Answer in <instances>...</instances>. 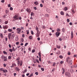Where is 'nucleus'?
Listing matches in <instances>:
<instances>
[{
	"label": "nucleus",
	"mask_w": 77,
	"mask_h": 77,
	"mask_svg": "<svg viewBox=\"0 0 77 77\" xmlns=\"http://www.w3.org/2000/svg\"><path fill=\"white\" fill-rule=\"evenodd\" d=\"M15 35L14 34H13L12 35L11 33H10L8 34V38L10 41H12L14 40V37H15Z\"/></svg>",
	"instance_id": "nucleus-1"
},
{
	"label": "nucleus",
	"mask_w": 77,
	"mask_h": 77,
	"mask_svg": "<svg viewBox=\"0 0 77 77\" xmlns=\"http://www.w3.org/2000/svg\"><path fill=\"white\" fill-rule=\"evenodd\" d=\"M17 33L18 34H20V33H21V29L20 28H17Z\"/></svg>",
	"instance_id": "nucleus-2"
},
{
	"label": "nucleus",
	"mask_w": 77,
	"mask_h": 77,
	"mask_svg": "<svg viewBox=\"0 0 77 77\" xmlns=\"http://www.w3.org/2000/svg\"><path fill=\"white\" fill-rule=\"evenodd\" d=\"M60 32H57L56 33L55 35H56L57 37L58 38V37L59 36V35H60Z\"/></svg>",
	"instance_id": "nucleus-3"
},
{
	"label": "nucleus",
	"mask_w": 77,
	"mask_h": 77,
	"mask_svg": "<svg viewBox=\"0 0 77 77\" xmlns=\"http://www.w3.org/2000/svg\"><path fill=\"white\" fill-rule=\"evenodd\" d=\"M14 20L15 21V20H18V16L17 15H15L14 17Z\"/></svg>",
	"instance_id": "nucleus-4"
},
{
	"label": "nucleus",
	"mask_w": 77,
	"mask_h": 77,
	"mask_svg": "<svg viewBox=\"0 0 77 77\" xmlns=\"http://www.w3.org/2000/svg\"><path fill=\"white\" fill-rule=\"evenodd\" d=\"M26 11L28 12V13H30V12L31 11V10L30 8H27L26 9Z\"/></svg>",
	"instance_id": "nucleus-5"
},
{
	"label": "nucleus",
	"mask_w": 77,
	"mask_h": 77,
	"mask_svg": "<svg viewBox=\"0 0 77 77\" xmlns=\"http://www.w3.org/2000/svg\"><path fill=\"white\" fill-rule=\"evenodd\" d=\"M8 27V26L7 25H6L3 26V29H7Z\"/></svg>",
	"instance_id": "nucleus-6"
},
{
	"label": "nucleus",
	"mask_w": 77,
	"mask_h": 77,
	"mask_svg": "<svg viewBox=\"0 0 77 77\" xmlns=\"http://www.w3.org/2000/svg\"><path fill=\"white\" fill-rule=\"evenodd\" d=\"M16 66H17V65L15 64V63H13L12 64V66H10V67L11 68H14V66L15 67Z\"/></svg>",
	"instance_id": "nucleus-7"
},
{
	"label": "nucleus",
	"mask_w": 77,
	"mask_h": 77,
	"mask_svg": "<svg viewBox=\"0 0 77 77\" xmlns=\"http://www.w3.org/2000/svg\"><path fill=\"white\" fill-rule=\"evenodd\" d=\"M65 74L66 75H67L68 77H70L71 76V75H70V73L69 72H66Z\"/></svg>",
	"instance_id": "nucleus-8"
},
{
	"label": "nucleus",
	"mask_w": 77,
	"mask_h": 77,
	"mask_svg": "<svg viewBox=\"0 0 77 77\" xmlns=\"http://www.w3.org/2000/svg\"><path fill=\"white\" fill-rule=\"evenodd\" d=\"M74 36V33H73V31H72L71 32V38H73V37Z\"/></svg>",
	"instance_id": "nucleus-9"
},
{
	"label": "nucleus",
	"mask_w": 77,
	"mask_h": 77,
	"mask_svg": "<svg viewBox=\"0 0 77 77\" xmlns=\"http://www.w3.org/2000/svg\"><path fill=\"white\" fill-rule=\"evenodd\" d=\"M66 60H67L66 61L68 62H69V61L71 60V59L70 58H69V57H68L67 58Z\"/></svg>",
	"instance_id": "nucleus-10"
},
{
	"label": "nucleus",
	"mask_w": 77,
	"mask_h": 77,
	"mask_svg": "<svg viewBox=\"0 0 77 77\" xmlns=\"http://www.w3.org/2000/svg\"><path fill=\"white\" fill-rule=\"evenodd\" d=\"M15 40L16 41H18V35H16Z\"/></svg>",
	"instance_id": "nucleus-11"
},
{
	"label": "nucleus",
	"mask_w": 77,
	"mask_h": 77,
	"mask_svg": "<svg viewBox=\"0 0 77 77\" xmlns=\"http://www.w3.org/2000/svg\"><path fill=\"white\" fill-rule=\"evenodd\" d=\"M3 60L4 62L7 61V57H4V58Z\"/></svg>",
	"instance_id": "nucleus-12"
},
{
	"label": "nucleus",
	"mask_w": 77,
	"mask_h": 77,
	"mask_svg": "<svg viewBox=\"0 0 77 77\" xmlns=\"http://www.w3.org/2000/svg\"><path fill=\"white\" fill-rule=\"evenodd\" d=\"M20 66H22V65H23V61L22 60H20Z\"/></svg>",
	"instance_id": "nucleus-13"
},
{
	"label": "nucleus",
	"mask_w": 77,
	"mask_h": 77,
	"mask_svg": "<svg viewBox=\"0 0 77 77\" xmlns=\"http://www.w3.org/2000/svg\"><path fill=\"white\" fill-rule=\"evenodd\" d=\"M64 9L65 11H66L68 10V8H67V7H65L64 8Z\"/></svg>",
	"instance_id": "nucleus-14"
},
{
	"label": "nucleus",
	"mask_w": 77,
	"mask_h": 77,
	"mask_svg": "<svg viewBox=\"0 0 77 77\" xmlns=\"http://www.w3.org/2000/svg\"><path fill=\"white\" fill-rule=\"evenodd\" d=\"M3 72H4V73H5V72H8V70H7V69L4 70Z\"/></svg>",
	"instance_id": "nucleus-15"
},
{
	"label": "nucleus",
	"mask_w": 77,
	"mask_h": 77,
	"mask_svg": "<svg viewBox=\"0 0 77 77\" xmlns=\"http://www.w3.org/2000/svg\"><path fill=\"white\" fill-rule=\"evenodd\" d=\"M8 32H11L12 31V29H8Z\"/></svg>",
	"instance_id": "nucleus-16"
},
{
	"label": "nucleus",
	"mask_w": 77,
	"mask_h": 77,
	"mask_svg": "<svg viewBox=\"0 0 77 77\" xmlns=\"http://www.w3.org/2000/svg\"><path fill=\"white\" fill-rule=\"evenodd\" d=\"M37 34H36V37L38 38V37H39V34L38 33V32H37Z\"/></svg>",
	"instance_id": "nucleus-17"
},
{
	"label": "nucleus",
	"mask_w": 77,
	"mask_h": 77,
	"mask_svg": "<svg viewBox=\"0 0 77 77\" xmlns=\"http://www.w3.org/2000/svg\"><path fill=\"white\" fill-rule=\"evenodd\" d=\"M33 37L32 36H29V39H32Z\"/></svg>",
	"instance_id": "nucleus-18"
},
{
	"label": "nucleus",
	"mask_w": 77,
	"mask_h": 77,
	"mask_svg": "<svg viewBox=\"0 0 77 77\" xmlns=\"http://www.w3.org/2000/svg\"><path fill=\"white\" fill-rule=\"evenodd\" d=\"M5 12L6 14H8L9 13V11L8 10H5Z\"/></svg>",
	"instance_id": "nucleus-19"
},
{
	"label": "nucleus",
	"mask_w": 77,
	"mask_h": 77,
	"mask_svg": "<svg viewBox=\"0 0 77 77\" xmlns=\"http://www.w3.org/2000/svg\"><path fill=\"white\" fill-rule=\"evenodd\" d=\"M35 30H36L37 32V33L39 32V29L37 27H36L35 28Z\"/></svg>",
	"instance_id": "nucleus-20"
},
{
	"label": "nucleus",
	"mask_w": 77,
	"mask_h": 77,
	"mask_svg": "<svg viewBox=\"0 0 77 77\" xmlns=\"http://www.w3.org/2000/svg\"><path fill=\"white\" fill-rule=\"evenodd\" d=\"M38 54L39 57H41V53L39 52L38 53Z\"/></svg>",
	"instance_id": "nucleus-21"
},
{
	"label": "nucleus",
	"mask_w": 77,
	"mask_h": 77,
	"mask_svg": "<svg viewBox=\"0 0 77 77\" xmlns=\"http://www.w3.org/2000/svg\"><path fill=\"white\" fill-rule=\"evenodd\" d=\"M0 71H3H3H4V69L3 68H1L0 69Z\"/></svg>",
	"instance_id": "nucleus-22"
},
{
	"label": "nucleus",
	"mask_w": 77,
	"mask_h": 77,
	"mask_svg": "<svg viewBox=\"0 0 77 77\" xmlns=\"http://www.w3.org/2000/svg\"><path fill=\"white\" fill-rule=\"evenodd\" d=\"M63 69V72H62V74H63L65 73V69L63 68H62Z\"/></svg>",
	"instance_id": "nucleus-23"
},
{
	"label": "nucleus",
	"mask_w": 77,
	"mask_h": 77,
	"mask_svg": "<svg viewBox=\"0 0 77 77\" xmlns=\"http://www.w3.org/2000/svg\"><path fill=\"white\" fill-rule=\"evenodd\" d=\"M34 3L35 5H38V2H35Z\"/></svg>",
	"instance_id": "nucleus-24"
},
{
	"label": "nucleus",
	"mask_w": 77,
	"mask_h": 77,
	"mask_svg": "<svg viewBox=\"0 0 77 77\" xmlns=\"http://www.w3.org/2000/svg\"><path fill=\"white\" fill-rule=\"evenodd\" d=\"M60 14L61 15H64V13H63V11H61Z\"/></svg>",
	"instance_id": "nucleus-25"
},
{
	"label": "nucleus",
	"mask_w": 77,
	"mask_h": 77,
	"mask_svg": "<svg viewBox=\"0 0 77 77\" xmlns=\"http://www.w3.org/2000/svg\"><path fill=\"white\" fill-rule=\"evenodd\" d=\"M8 20H7L4 23L5 24H7L8 23Z\"/></svg>",
	"instance_id": "nucleus-26"
},
{
	"label": "nucleus",
	"mask_w": 77,
	"mask_h": 77,
	"mask_svg": "<svg viewBox=\"0 0 77 77\" xmlns=\"http://www.w3.org/2000/svg\"><path fill=\"white\" fill-rule=\"evenodd\" d=\"M57 32H60V29L59 28H58L57 30Z\"/></svg>",
	"instance_id": "nucleus-27"
},
{
	"label": "nucleus",
	"mask_w": 77,
	"mask_h": 77,
	"mask_svg": "<svg viewBox=\"0 0 77 77\" xmlns=\"http://www.w3.org/2000/svg\"><path fill=\"white\" fill-rule=\"evenodd\" d=\"M48 16H49V15L48 14H46L45 15V17H48Z\"/></svg>",
	"instance_id": "nucleus-28"
},
{
	"label": "nucleus",
	"mask_w": 77,
	"mask_h": 77,
	"mask_svg": "<svg viewBox=\"0 0 77 77\" xmlns=\"http://www.w3.org/2000/svg\"><path fill=\"white\" fill-rule=\"evenodd\" d=\"M20 59V57H18L16 59V60L17 61H19V60Z\"/></svg>",
	"instance_id": "nucleus-29"
},
{
	"label": "nucleus",
	"mask_w": 77,
	"mask_h": 77,
	"mask_svg": "<svg viewBox=\"0 0 77 77\" xmlns=\"http://www.w3.org/2000/svg\"><path fill=\"white\" fill-rule=\"evenodd\" d=\"M26 32L27 34L29 35V30H27Z\"/></svg>",
	"instance_id": "nucleus-30"
},
{
	"label": "nucleus",
	"mask_w": 77,
	"mask_h": 77,
	"mask_svg": "<svg viewBox=\"0 0 77 77\" xmlns=\"http://www.w3.org/2000/svg\"><path fill=\"white\" fill-rule=\"evenodd\" d=\"M0 36L1 38H3V34H2V33L1 34Z\"/></svg>",
	"instance_id": "nucleus-31"
},
{
	"label": "nucleus",
	"mask_w": 77,
	"mask_h": 77,
	"mask_svg": "<svg viewBox=\"0 0 77 77\" xmlns=\"http://www.w3.org/2000/svg\"><path fill=\"white\" fill-rule=\"evenodd\" d=\"M15 69L16 71H18L19 70V69H18V68L17 67H16Z\"/></svg>",
	"instance_id": "nucleus-32"
},
{
	"label": "nucleus",
	"mask_w": 77,
	"mask_h": 77,
	"mask_svg": "<svg viewBox=\"0 0 77 77\" xmlns=\"http://www.w3.org/2000/svg\"><path fill=\"white\" fill-rule=\"evenodd\" d=\"M60 63L61 64H62V63H64V61H61Z\"/></svg>",
	"instance_id": "nucleus-33"
},
{
	"label": "nucleus",
	"mask_w": 77,
	"mask_h": 77,
	"mask_svg": "<svg viewBox=\"0 0 77 77\" xmlns=\"http://www.w3.org/2000/svg\"><path fill=\"white\" fill-rule=\"evenodd\" d=\"M9 51H10V52H12L13 51H12V49H9Z\"/></svg>",
	"instance_id": "nucleus-34"
},
{
	"label": "nucleus",
	"mask_w": 77,
	"mask_h": 77,
	"mask_svg": "<svg viewBox=\"0 0 77 77\" xmlns=\"http://www.w3.org/2000/svg\"><path fill=\"white\" fill-rule=\"evenodd\" d=\"M12 50L13 51H15V48H14V47H13Z\"/></svg>",
	"instance_id": "nucleus-35"
},
{
	"label": "nucleus",
	"mask_w": 77,
	"mask_h": 77,
	"mask_svg": "<svg viewBox=\"0 0 77 77\" xmlns=\"http://www.w3.org/2000/svg\"><path fill=\"white\" fill-rule=\"evenodd\" d=\"M69 64H72V60H71L70 61H69Z\"/></svg>",
	"instance_id": "nucleus-36"
},
{
	"label": "nucleus",
	"mask_w": 77,
	"mask_h": 77,
	"mask_svg": "<svg viewBox=\"0 0 77 77\" xmlns=\"http://www.w3.org/2000/svg\"><path fill=\"white\" fill-rule=\"evenodd\" d=\"M42 28L43 29H45V25H43L42 26Z\"/></svg>",
	"instance_id": "nucleus-37"
},
{
	"label": "nucleus",
	"mask_w": 77,
	"mask_h": 77,
	"mask_svg": "<svg viewBox=\"0 0 77 77\" xmlns=\"http://www.w3.org/2000/svg\"><path fill=\"white\" fill-rule=\"evenodd\" d=\"M31 16H33V15H34V13L33 12H31Z\"/></svg>",
	"instance_id": "nucleus-38"
},
{
	"label": "nucleus",
	"mask_w": 77,
	"mask_h": 77,
	"mask_svg": "<svg viewBox=\"0 0 77 77\" xmlns=\"http://www.w3.org/2000/svg\"><path fill=\"white\" fill-rule=\"evenodd\" d=\"M57 48H60V46H58L57 45Z\"/></svg>",
	"instance_id": "nucleus-39"
},
{
	"label": "nucleus",
	"mask_w": 77,
	"mask_h": 77,
	"mask_svg": "<svg viewBox=\"0 0 77 77\" xmlns=\"http://www.w3.org/2000/svg\"><path fill=\"white\" fill-rule=\"evenodd\" d=\"M28 44H29V43H26L25 45V46L26 47V46H27V45Z\"/></svg>",
	"instance_id": "nucleus-40"
},
{
	"label": "nucleus",
	"mask_w": 77,
	"mask_h": 77,
	"mask_svg": "<svg viewBox=\"0 0 77 77\" xmlns=\"http://www.w3.org/2000/svg\"><path fill=\"white\" fill-rule=\"evenodd\" d=\"M32 53H35V49H33L32 50Z\"/></svg>",
	"instance_id": "nucleus-41"
},
{
	"label": "nucleus",
	"mask_w": 77,
	"mask_h": 77,
	"mask_svg": "<svg viewBox=\"0 0 77 77\" xmlns=\"http://www.w3.org/2000/svg\"><path fill=\"white\" fill-rule=\"evenodd\" d=\"M41 69L42 71H44V68H41Z\"/></svg>",
	"instance_id": "nucleus-42"
},
{
	"label": "nucleus",
	"mask_w": 77,
	"mask_h": 77,
	"mask_svg": "<svg viewBox=\"0 0 77 77\" xmlns=\"http://www.w3.org/2000/svg\"><path fill=\"white\" fill-rule=\"evenodd\" d=\"M5 56H4L3 55H2L1 57L2 59H3V58H4V57H5Z\"/></svg>",
	"instance_id": "nucleus-43"
},
{
	"label": "nucleus",
	"mask_w": 77,
	"mask_h": 77,
	"mask_svg": "<svg viewBox=\"0 0 77 77\" xmlns=\"http://www.w3.org/2000/svg\"><path fill=\"white\" fill-rule=\"evenodd\" d=\"M67 23H69V21H70V20H69L68 19H67Z\"/></svg>",
	"instance_id": "nucleus-44"
},
{
	"label": "nucleus",
	"mask_w": 77,
	"mask_h": 77,
	"mask_svg": "<svg viewBox=\"0 0 77 77\" xmlns=\"http://www.w3.org/2000/svg\"><path fill=\"white\" fill-rule=\"evenodd\" d=\"M21 42H23V41H24V39H23V38H21Z\"/></svg>",
	"instance_id": "nucleus-45"
},
{
	"label": "nucleus",
	"mask_w": 77,
	"mask_h": 77,
	"mask_svg": "<svg viewBox=\"0 0 77 77\" xmlns=\"http://www.w3.org/2000/svg\"><path fill=\"white\" fill-rule=\"evenodd\" d=\"M17 62L18 65H20V61H17Z\"/></svg>",
	"instance_id": "nucleus-46"
},
{
	"label": "nucleus",
	"mask_w": 77,
	"mask_h": 77,
	"mask_svg": "<svg viewBox=\"0 0 77 77\" xmlns=\"http://www.w3.org/2000/svg\"><path fill=\"white\" fill-rule=\"evenodd\" d=\"M72 11L73 14H74V13L75 12L74 11V10L73 9L72 10Z\"/></svg>",
	"instance_id": "nucleus-47"
},
{
	"label": "nucleus",
	"mask_w": 77,
	"mask_h": 77,
	"mask_svg": "<svg viewBox=\"0 0 77 77\" xmlns=\"http://www.w3.org/2000/svg\"><path fill=\"white\" fill-rule=\"evenodd\" d=\"M3 53L5 54H8L7 53V52H6V51H3Z\"/></svg>",
	"instance_id": "nucleus-48"
},
{
	"label": "nucleus",
	"mask_w": 77,
	"mask_h": 77,
	"mask_svg": "<svg viewBox=\"0 0 77 77\" xmlns=\"http://www.w3.org/2000/svg\"><path fill=\"white\" fill-rule=\"evenodd\" d=\"M39 60L40 62H41V57H39Z\"/></svg>",
	"instance_id": "nucleus-49"
},
{
	"label": "nucleus",
	"mask_w": 77,
	"mask_h": 77,
	"mask_svg": "<svg viewBox=\"0 0 77 77\" xmlns=\"http://www.w3.org/2000/svg\"><path fill=\"white\" fill-rule=\"evenodd\" d=\"M33 73H31V74H30V75H29L30 76V77H32V76H33Z\"/></svg>",
	"instance_id": "nucleus-50"
},
{
	"label": "nucleus",
	"mask_w": 77,
	"mask_h": 77,
	"mask_svg": "<svg viewBox=\"0 0 77 77\" xmlns=\"http://www.w3.org/2000/svg\"><path fill=\"white\" fill-rule=\"evenodd\" d=\"M60 58V59H62L63 58V56H62V55H60L59 56Z\"/></svg>",
	"instance_id": "nucleus-51"
},
{
	"label": "nucleus",
	"mask_w": 77,
	"mask_h": 77,
	"mask_svg": "<svg viewBox=\"0 0 77 77\" xmlns=\"http://www.w3.org/2000/svg\"><path fill=\"white\" fill-rule=\"evenodd\" d=\"M66 16H67L68 17H69V14H68V13H66Z\"/></svg>",
	"instance_id": "nucleus-52"
},
{
	"label": "nucleus",
	"mask_w": 77,
	"mask_h": 77,
	"mask_svg": "<svg viewBox=\"0 0 77 77\" xmlns=\"http://www.w3.org/2000/svg\"><path fill=\"white\" fill-rule=\"evenodd\" d=\"M56 65V63H53L52 66H54Z\"/></svg>",
	"instance_id": "nucleus-53"
},
{
	"label": "nucleus",
	"mask_w": 77,
	"mask_h": 77,
	"mask_svg": "<svg viewBox=\"0 0 77 77\" xmlns=\"http://www.w3.org/2000/svg\"><path fill=\"white\" fill-rule=\"evenodd\" d=\"M10 9L11 11H12V10H13V8H12V7H11L10 8Z\"/></svg>",
	"instance_id": "nucleus-54"
},
{
	"label": "nucleus",
	"mask_w": 77,
	"mask_h": 77,
	"mask_svg": "<svg viewBox=\"0 0 77 77\" xmlns=\"http://www.w3.org/2000/svg\"><path fill=\"white\" fill-rule=\"evenodd\" d=\"M69 24V25H70V26H72V22H70Z\"/></svg>",
	"instance_id": "nucleus-55"
},
{
	"label": "nucleus",
	"mask_w": 77,
	"mask_h": 77,
	"mask_svg": "<svg viewBox=\"0 0 77 77\" xmlns=\"http://www.w3.org/2000/svg\"><path fill=\"white\" fill-rule=\"evenodd\" d=\"M1 2H2V3H4L5 2V0H1Z\"/></svg>",
	"instance_id": "nucleus-56"
},
{
	"label": "nucleus",
	"mask_w": 77,
	"mask_h": 77,
	"mask_svg": "<svg viewBox=\"0 0 77 77\" xmlns=\"http://www.w3.org/2000/svg\"><path fill=\"white\" fill-rule=\"evenodd\" d=\"M3 66H4V67H6V64H5V63H4Z\"/></svg>",
	"instance_id": "nucleus-57"
},
{
	"label": "nucleus",
	"mask_w": 77,
	"mask_h": 77,
	"mask_svg": "<svg viewBox=\"0 0 77 77\" xmlns=\"http://www.w3.org/2000/svg\"><path fill=\"white\" fill-rule=\"evenodd\" d=\"M40 6L41 7V8H42L43 7V5H42V4H40Z\"/></svg>",
	"instance_id": "nucleus-58"
},
{
	"label": "nucleus",
	"mask_w": 77,
	"mask_h": 77,
	"mask_svg": "<svg viewBox=\"0 0 77 77\" xmlns=\"http://www.w3.org/2000/svg\"><path fill=\"white\" fill-rule=\"evenodd\" d=\"M8 46L9 47V48H11V44H9L8 45Z\"/></svg>",
	"instance_id": "nucleus-59"
},
{
	"label": "nucleus",
	"mask_w": 77,
	"mask_h": 77,
	"mask_svg": "<svg viewBox=\"0 0 77 77\" xmlns=\"http://www.w3.org/2000/svg\"><path fill=\"white\" fill-rule=\"evenodd\" d=\"M8 58L9 59H11V56H8Z\"/></svg>",
	"instance_id": "nucleus-60"
},
{
	"label": "nucleus",
	"mask_w": 77,
	"mask_h": 77,
	"mask_svg": "<svg viewBox=\"0 0 77 77\" xmlns=\"http://www.w3.org/2000/svg\"><path fill=\"white\" fill-rule=\"evenodd\" d=\"M4 33H6V32H7V31L6 30H5L4 32Z\"/></svg>",
	"instance_id": "nucleus-61"
},
{
	"label": "nucleus",
	"mask_w": 77,
	"mask_h": 77,
	"mask_svg": "<svg viewBox=\"0 0 77 77\" xmlns=\"http://www.w3.org/2000/svg\"><path fill=\"white\" fill-rule=\"evenodd\" d=\"M62 31L63 32H65V29L64 28H63L62 29Z\"/></svg>",
	"instance_id": "nucleus-62"
},
{
	"label": "nucleus",
	"mask_w": 77,
	"mask_h": 77,
	"mask_svg": "<svg viewBox=\"0 0 77 77\" xmlns=\"http://www.w3.org/2000/svg\"><path fill=\"white\" fill-rule=\"evenodd\" d=\"M36 61L37 62V63H39V60L38 59L36 60Z\"/></svg>",
	"instance_id": "nucleus-63"
},
{
	"label": "nucleus",
	"mask_w": 77,
	"mask_h": 77,
	"mask_svg": "<svg viewBox=\"0 0 77 77\" xmlns=\"http://www.w3.org/2000/svg\"><path fill=\"white\" fill-rule=\"evenodd\" d=\"M5 41H8V38L7 37H6L5 38Z\"/></svg>",
	"instance_id": "nucleus-64"
}]
</instances>
